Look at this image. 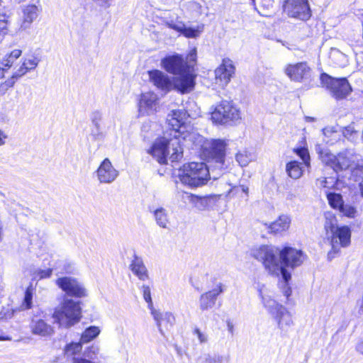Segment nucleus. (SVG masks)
<instances>
[{
	"mask_svg": "<svg viewBox=\"0 0 363 363\" xmlns=\"http://www.w3.org/2000/svg\"><path fill=\"white\" fill-rule=\"evenodd\" d=\"M157 224L162 228H167L169 224V216L167 209L160 207L153 211Z\"/></svg>",
	"mask_w": 363,
	"mask_h": 363,
	"instance_id": "32",
	"label": "nucleus"
},
{
	"mask_svg": "<svg viewBox=\"0 0 363 363\" xmlns=\"http://www.w3.org/2000/svg\"><path fill=\"white\" fill-rule=\"evenodd\" d=\"M92 129L91 135L95 140H103L106 136V129L111 125L104 122L103 114L99 111H94L91 115Z\"/></svg>",
	"mask_w": 363,
	"mask_h": 363,
	"instance_id": "17",
	"label": "nucleus"
},
{
	"mask_svg": "<svg viewBox=\"0 0 363 363\" xmlns=\"http://www.w3.org/2000/svg\"><path fill=\"white\" fill-rule=\"evenodd\" d=\"M40 61V58L34 55L24 57L22 64L13 72L12 78L17 79L25 75L28 72L34 70L38 65Z\"/></svg>",
	"mask_w": 363,
	"mask_h": 363,
	"instance_id": "26",
	"label": "nucleus"
},
{
	"mask_svg": "<svg viewBox=\"0 0 363 363\" xmlns=\"http://www.w3.org/2000/svg\"><path fill=\"white\" fill-rule=\"evenodd\" d=\"M235 70L233 61L228 58L223 59L222 63L215 70L216 83L221 86L228 84L235 74Z\"/></svg>",
	"mask_w": 363,
	"mask_h": 363,
	"instance_id": "13",
	"label": "nucleus"
},
{
	"mask_svg": "<svg viewBox=\"0 0 363 363\" xmlns=\"http://www.w3.org/2000/svg\"><path fill=\"white\" fill-rule=\"evenodd\" d=\"M348 169H350L351 174L355 181L363 177V158L358 155Z\"/></svg>",
	"mask_w": 363,
	"mask_h": 363,
	"instance_id": "33",
	"label": "nucleus"
},
{
	"mask_svg": "<svg viewBox=\"0 0 363 363\" xmlns=\"http://www.w3.org/2000/svg\"><path fill=\"white\" fill-rule=\"evenodd\" d=\"M339 212L344 216L350 218H354L357 215V210L355 206L350 204H344L339 210Z\"/></svg>",
	"mask_w": 363,
	"mask_h": 363,
	"instance_id": "44",
	"label": "nucleus"
},
{
	"mask_svg": "<svg viewBox=\"0 0 363 363\" xmlns=\"http://www.w3.org/2000/svg\"><path fill=\"white\" fill-rule=\"evenodd\" d=\"M140 291L143 293L145 301L147 303L149 308L152 311L153 304L151 297V291L149 286L143 284L140 287Z\"/></svg>",
	"mask_w": 363,
	"mask_h": 363,
	"instance_id": "47",
	"label": "nucleus"
},
{
	"mask_svg": "<svg viewBox=\"0 0 363 363\" xmlns=\"http://www.w3.org/2000/svg\"><path fill=\"white\" fill-rule=\"evenodd\" d=\"M138 106L139 116L153 115L160 108V99L153 91L143 93L140 96Z\"/></svg>",
	"mask_w": 363,
	"mask_h": 363,
	"instance_id": "9",
	"label": "nucleus"
},
{
	"mask_svg": "<svg viewBox=\"0 0 363 363\" xmlns=\"http://www.w3.org/2000/svg\"><path fill=\"white\" fill-rule=\"evenodd\" d=\"M191 201L195 203L196 208L200 211L204 210L208 206V199L198 196H192Z\"/></svg>",
	"mask_w": 363,
	"mask_h": 363,
	"instance_id": "52",
	"label": "nucleus"
},
{
	"mask_svg": "<svg viewBox=\"0 0 363 363\" xmlns=\"http://www.w3.org/2000/svg\"><path fill=\"white\" fill-rule=\"evenodd\" d=\"M220 172H218L216 175H213V179H216L218 176H220Z\"/></svg>",
	"mask_w": 363,
	"mask_h": 363,
	"instance_id": "64",
	"label": "nucleus"
},
{
	"mask_svg": "<svg viewBox=\"0 0 363 363\" xmlns=\"http://www.w3.org/2000/svg\"><path fill=\"white\" fill-rule=\"evenodd\" d=\"M131 272L140 280L146 281L149 279V273L141 257L134 255L130 264Z\"/></svg>",
	"mask_w": 363,
	"mask_h": 363,
	"instance_id": "29",
	"label": "nucleus"
},
{
	"mask_svg": "<svg viewBox=\"0 0 363 363\" xmlns=\"http://www.w3.org/2000/svg\"><path fill=\"white\" fill-rule=\"evenodd\" d=\"M224 291V285L219 282L215 287L203 294L199 298V307L201 311L208 310L215 305L216 298Z\"/></svg>",
	"mask_w": 363,
	"mask_h": 363,
	"instance_id": "22",
	"label": "nucleus"
},
{
	"mask_svg": "<svg viewBox=\"0 0 363 363\" xmlns=\"http://www.w3.org/2000/svg\"><path fill=\"white\" fill-rule=\"evenodd\" d=\"M356 350L363 354V341H361L357 343V346H356Z\"/></svg>",
	"mask_w": 363,
	"mask_h": 363,
	"instance_id": "58",
	"label": "nucleus"
},
{
	"mask_svg": "<svg viewBox=\"0 0 363 363\" xmlns=\"http://www.w3.org/2000/svg\"><path fill=\"white\" fill-rule=\"evenodd\" d=\"M208 145L209 153L212 156L213 161L216 163L215 167L220 172L223 169L225 143L223 140H211L206 145ZM205 148H207L206 146Z\"/></svg>",
	"mask_w": 363,
	"mask_h": 363,
	"instance_id": "15",
	"label": "nucleus"
},
{
	"mask_svg": "<svg viewBox=\"0 0 363 363\" xmlns=\"http://www.w3.org/2000/svg\"><path fill=\"white\" fill-rule=\"evenodd\" d=\"M251 255L262 262L268 274L277 277L281 275L286 281L291 279V274L286 268L298 267L306 259L301 250L289 246L279 248L273 245H261L253 248Z\"/></svg>",
	"mask_w": 363,
	"mask_h": 363,
	"instance_id": "1",
	"label": "nucleus"
},
{
	"mask_svg": "<svg viewBox=\"0 0 363 363\" xmlns=\"http://www.w3.org/2000/svg\"><path fill=\"white\" fill-rule=\"evenodd\" d=\"M100 333L101 330L99 327L90 326L82 333L80 340L83 344L88 343L96 338Z\"/></svg>",
	"mask_w": 363,
	"mask_h": 363,
	"instance_id": "37",
	"label": "nucleus"
},
{
	"mask_svg": "<svg viewBox=\"0 0 363 363\" xmlns=\"http://www.w3.org/2000/svg\"><path fill=\"white\" fill-rule=\"evenodd\" d=\"M38 9L35 5L26 6L23 9L22 20L18 28V31H24L30 28L33 21L38 17Z\"/></svg>",
	"mask_w": 363,
	"mask_h": 363,
	"instance_id": "27",
	"label": "nucleus"
},
{
	"mask_svg": "<svg viewBox=\"0 0 363 363\" xmlns=\"http://www.w3.org/2000/svg\"><path fill=\"white\" fill-rule=\"evenodd\" d=\"M337 127L336 126H328L323 129V133L326 138H333L334 136L333 140H335V135L338 133Z\"/></svg>",
	"mask_w": 363,
	"mask_h": 363,
	"instance_id": "53",
	"label": "nucleus"
},
{
	"mask_svg": "<svg viewBox=\"0 0 363 363\" xmlns=\"http://www.w3.org/2000/svg\"><path fill=\"white\" fill-rule=\"evenodd\" d=\"M291 218L288 214H281L274 221L264 223L268 232L271 234L278 235L286 232L291 225Z\"/></svg>",
	"mask_w": 363,
	"mask_h": 363,
	"instance_id": "24",
	"label": "nucleus"
},
{
	"mask_svg": "<svg viewBox=\"0 0 363 363\" xmlns=\"http://www.w3.org/2000/svg\"><path fill=\"white\" fill-rule=\"evenodd\" d=\"M30 329L32 334L41 337H49L54 335V327L48 323L46 320L35 316L30 323Z\"/></svg>",
	"mask_w": 363,
	"mask_h": 363,
	"instance_id": "20",
	"label": "nucleus"
},
{
	"mask_svg": "<svg viewBox=\"0 0 363 363\" xmlns=\"http://www.w3.org/2000/svg\"><path fill=\"white\" fill-rule=\"evenodd\" d=\"M329 57L335 65L345 67L348 63L347 56L336 48H331Z\"/></svg>",
	"mask_w": 363,
	"mask_h": 363,
	"instance_id": "35",
	"label": "nucleus"
},
{
	"mask_svg": "<svg viewBox=\"0 0 363 363\" xmlns=\"http://www.w3.org/2000/svg\"><path fill=\"white\" fill-rule=\"evenodd\" d=\"M320 82L322 85L329 89L332 96L337 99L345 98L352 91L351 86L345 78H333L323 73L320 75Z\"/></svg>",
	"mask_w": 363,
	"mask_h": 363,
	"instance_id": "6",
	"label": "nucleus"
},
{
	"mask_svg": "<svg viewBox=\"0 0 363 363\" xmlns=\"http://www.w3.org/2000/svg\"><path fill=\"white\" fill-rule=\"evenodd\" d=\"M324 228L327 233H330L332 234L336 228H339L337 227L336 216L331 211H327L324 213Z\"/></svg>",
	"mask_w": 363,
	"mask_h": 363,
	"instance_id": "36",
	"label": "nucleus"
},
{
	"mask_svg": "<svg viewBox=\"0 0 363 363\" xmlns=\"http://www.w3.org/2000/svg\"><path fill=\"white\" fill-rule=\"evenodd\" d=\"M21 53L22 51L19 49L12 50L11 53L0 63V69L4 70L6 68L11 67L14 61L21 55Z\"/></svg>",
	"mask_w": 363,
	"mask_h": 363,
	"instance_id": "40",
	"label": "nucleus"
},
{
	"mask_svg": "<svg viewBox=\"0 0 363 363\" xmlns=\"http://www.w3.org/2000/svg\"><path fill=\"white\" fill-rule=\"evenodd\" d=\"M224 357L218 353L207 354L205 357L206 363H223Z\"/></svg>",
	"mask_w": 363,
	"mask_h": 363,
	"instance_id": "50",
	"label": "nucleus"
},
{
	"mask_svg": "<svg viewBox=\"0 0 363 363\" xmlns=\"http://www.w3.org/2000/svg\"><path fill=\"white\" fill-rule=\"evenodd\" d=\"M151 314L157 323L160 333L164 335L162 327L167 330L172 327L175 320L174 316L170 312L161 313L156 309H152Z\"/></svg>",
	"mask_w": 363,
	"mask_h": 363,
	"instance_id": "25",
	"label": "nucleus"
},
{
	"mask_svg": "<svg viewBox=\"0 0 363 363\" xmlns=\"http://www.w3.org/2000/svg\"><path fill=\"white\" fill-rule=\"evenodd\" d=\"M7 138L8 136L4 131L0 129V146H2L6 143Z\"/></svg>",
	"mask_w": 363,
	"mask_h": 363,
	"instance_id": "56",
	"label": "nucleus"
},
{
	"mask_svg": "<svg viewBox=\"0 0 363 363\" xmlns=\"http://www.w3.org/2000/svg\"><path fill=\"white\" fill-rule=\"evenodd\" d=\"M272 317L282 333H287L294 325L292 314L285 306H279V310L275 311Z\"/></svg>",
	"mask_w": 363,
	"mask_h": 363,
	"instance_id": "19",
	"label": "nucleus"
},
{
	"mask_svg": "<svg viewBox=\"0 0 363 363\" xmlns=\"http://www.w3.org/2000/svg\"><path fill=\"white\" fill-rule=\"evenodd\" d=\"M351 240V230L348 226H341L331 234L330 243L335 253L339 251L340 247H346Z\"/></svg>",
	"mask_w": 363,
	"mask_h": 363,
	"instance_id": "14",
	"label": "nucleus"
},
{
	"mask_svg": "<svg viewBox=\"0 0 363 363\" xmlns=\"http://www.w3.org/2000/svg\"><path fill=\"white\" fill-rule=\"evenodd\" d=\"M81 310L79 303L72 299L65 298L52 314L55 322L60 327L70 328L80 320Z\"/></svg>",
	"mask_w": 363,
	"mask_h": 363,
	"instance_id": "4",
	"label": "nucleus"
},
{
	"mask_svg": "<svg viewBox=\"0 0 363 363\" xmlns=\"http://www.w3.org/2000/svg\"><path fill=\"white\" fill-rule=\"evenodd\" d=\"M193 335H196L200 344L207 343L208 341V335L206 333L203 332L199 328H195L193 330Z\"/></svg>",
	"mask_w": 363,
	"mask_h": 363,
	"instance_id": "51",
	"label": "nucleus"
},
{
	"mask_svg": "<svg viewBox=\"0 0 363 363\" xmlns=\"http://www.w3.org/2000/svg\"><path fill=\"white\" fill-rule=\"evenodd\" d=\"M148 153L160 164H167L169 160L172 162L178 161L183 156L180 139L177 135L171 138H158L154 142Z\"/></svg>",
	"mask_w": 363,
	"mask_h": 363,
	"instance_id": "2",
	"label": "nucleus"
},
{
	"mask_svg": "<svg viewBox=\"0 0 363 363\" xmlns=\"http://www.w3.org/2000/svg\"><path fill=\"white\" fill-rule=\"evenodd\" d=\"M11 338L7 337V336H4L3 335V333L1 331H0V341H2V340H10Z\"/></svg>",
	"mask_w": 363,
	"mask_h": 363,
	"instance_id": "62",
	"label": "nucleus"
},
{
	"mask_svg": "<svg viewBox=\"0 0 363 363\" xmlns=\"http://www.w3.org/2000/svg\"><path fill=\"white\" fill-rule=\"evenodd\" d=\"M189 114L184 109L172 110L167 116V121L169 125L172 127L174 135H178L179 138V133L182 132V128H184L186 121L189 118Z\"/></svg>",
	"mask_w": 363,
	"mask_h": 363,
	"instance_id": "23",
	"label": "nucleus"
},
{
	"mask_svg": "<svg viewBox=\"0 0 363 363\" xmlns=\"http://www.w3.org/2000/svg\"><path fill=\"white\" fill-rule=\"evenodd\" d=\"M262 5H267L268 6H272L273 4L272 0H262Z\"/></svg>",
	"mask_w": 363,
	"mask_h": 363,
	"instance_id": "59",
	"label": "nucleus"
},
{
	"mask_svg": "<svg viewBox=\"0 0 363 363\" xmlns=\"http://www.w3.org/2000/svg\"><path fill=\"white\" fill-rule=\"evenodd\" d=\"M361 179H362V180L359 183V188L360 195L362 197H363V177Z\"/></svg>",
	"mask_w": 363,
	"mask_h": 363,
	"instance_id": "60",
	"label": "nucleus"
},
{
	"mask_svg": "<svg viewBox=\"0 0 363 363\" xmlns=\"http://www.w3.org/2000/svg\"><path fill=\"white\" fill-rule=\"evenodd\" d=\"M294 152L302 160V163L304 164L305 167L308 168L311 167L310 155L307 149L297 148L294 150Z\"/></svg>",
	"mask_w": 363,
	"mask_h": 363,
	"instance_id": "46",
	"label": "nucleus"
},
{
	"mask_svg": "<svg viewBox=\"0 0 363 363\" xmlns=\"http://www.w3.org/2000/svg\"><path fill=\"white\" fill-rule=\"evenodd\" d=\"M56 284L69 296L78 298L86 296V290L75 278L61 277L56 280Z\"/></svg>",
	"mask_w": 363,
	"mask_h": 363,
	"instance_id": "10",
	"label": "nucleus"
},
{
	"mask_svg": "<svg viewBox=\"0 0 363 363\" xmlns=\"http://www.w3.org/2000/svg\"><path fill=\"white\" fill-rule=\"evenodd\" d=\"M236 161L241 167H246L248 164L256 159V156L253 152L248 151H242L238 152L236 156Z\"/></svg>",
	"mask_w": 363,
	"mask_h": 363,
	"instance_id": "39",
	"label": "nucleus"
},
{
	"mask_svg": "<svg viewBox=\"0 0 363 363\" xmlns=\"http://www.w3.org/2000/svg\"><path fill=\"white\" fill-rule=\"evenodd\" d=\"M52 270L51 269H37L33 272V279L40 280L42 279L48 278L51 276Z\"/></svg>",
	"mask_w": 363,
	"mask_h": 363,
	"instance_id": "49",
	"label": "nucleus"
},
{
	"mask_svg": "<svg viewBox=\"0 0 363 363\" xmlns=\"http://www.w3.org/2000/svg\"><path fill=\"white\" fill-rule=\"evenodd\" d=\"M166 25L186 38H196L202 31V27H198L197 28H186L182 21H167Z\"/></svg>",
	"mask_w": 363,
	"mask_h": 363,
	"instance_id": "28",
	"label": "nucleus"
},
{
	"mask_svg": "<svg viewBox=\"0 0 363 363\" xmlns=\"http://www.w3.org/2000/svg\"><path fill=\"white\" fill-rule=\"evenodd\" d=\"M315 150L316 152L318 153L322 161L325 162L326 164L333 168L334 170H335L337 155H334L328 150L322 148L320 145H318Z\"/></svg>",
	"mask_w": 363,
	"mask_h": 363,
	"instance_id": "34",
	"label": "nucleus"
},
{
	"mask_svg": "<svg viewBox=\"0 0 363 363\" xmlns=\"http://www.w3.org/2000/svg\"><path fill=\"white\" fill-rule=\"evenodd\" d=\"M304 164L296 160H291L286 164V172L293 179H300L304 172Z\"/></svg>",
	"mask_w": 363,
	"mask_h": 363,
	"instance_id": "31",
	"label": "nucleus"
},
{
	"mask_svg": "<svg viewBox=\"0 0 363 363\" xmlns=\"http://www.w3.org/2000/svg\"><path fill=\"white\" fill-rule=\"evenodd\" d=\"M177 75L178 76L172 81L173 88L182 94L189 93L194 89L196 75L192 67Z\"/></svg>",
	"mask_w": 363,
	"mask_h": 363,
	"instance_id": "12",
	"label": "nucleus"
},
{
	"mask_svg": "<svg viewBox=\"0 0 363 363\" xmlns=\"http://www.w3.org/2000/svg\"><path fill=\"white\" fill-rule=\"evenodd\" d=\"M226 325H227V328H228V332L233 335L234 333V325H233V322L230 320H228L226 321Z\"/></svg>",
	"mask_w": 363,
	"mask_h": 363,
	"instance_id": "57",
	"label": "nucleus"
},
{
	"mask_svg": "<svg viewBox=\"0 0 363 363\" xmlns=\"http://www.w3.org/2000/svg\"><path fill=\"white\" fill-rule=\"evenodd\" d=\"M150 82L164 94L173 89L172 81L170 77L163 72L157 69L148 72Z\"/></svg>",
	"mask_w": 363,
	"mask_h": 363,
	"instance_id": "18",
	"label": "nucleus"
},
{
	"mask_svg": "<svg viewBox=\"0 0 363 363\" xmlns=\"http://www.w3.org/2000/svg\"><path fill=\"white\" fill-rule=\"evenodd\" d=\"M240 188H241L242 191L244 192L246 194V196H247L248 191H249L248 187L246 186L242 185V186H240Z\"/></svg>",
	"mask_w": 363,
	"mask_h": 363,
	"instance_id": "61",
	"label": "nucleus"
},
{
	"mask_svg": "<svg viewBox=\"0 0 363 363\" xmlns=\"http://www.w3.org/2000/svg\"><path fill=\"white\" fill-rule=\"evenodd\" d=\"M342 135L348 140L355 143L359 138V131L355 128L354 123H352L347 126L342 127L340 130Z\"/></svg>",
	"mask_w": 363,
	"mask_h": 363,
	"instance_id": "38",
	"label": "nucleus"
},
{
	"mask_svg": "<svg viewBox=\"0 0 363 363\" xmlns=\"http://www.w3.org/2000/svg\"><path fill=\"white\" fill-rule=\"evenodd\" d=\"M315 184L319 188H330L334 184V179L332 177H320L316 179Z\"/></svg>",
	"mask_w": 363,
	"mask_h": 363,
	"instance_id": "48",
	"label": "nucleus"
},
{
	"mask_svg": "<svg viewBox=\"0 0 363 363\" xmlns=\"http://www.w3.org/2000/svg\"><path fill=\"white\" fill-rule=\"evenodd\" d=\"M82 344L81 340L78 342H72L67 344L64 350L65 354L67 357H76L75 356L82 351Z\"/></svg>",
	"mask_w": 363,
	"mask_h": 363,
	"instance_id": "43",
	"label": "nucleus"
},
{
	"mask_svg": "<svg viewBox=\"0 0 363 363\" xmlns=\"http://www.w3.org/2000/svg\"><path fill=\"white\" fill-rule=\"evenodd\" d=\"M357 155L350 150L340 152L336 158L335 171L348 169Z\"/></svg>",
	"mask_w": 363,
	"mask_h": 363,
	"instance_id": "30",
	"label": "nucleus"
},
{
	"mask_svg": "<svg viewBox=\"0 0 363 363\" xmlns=\"http://www.w3.org/2000/svg\"><path fill=\"white\" fill-rule=\"evenodd\" d=\"M180 181L184 184L197 187L206 184L211 178L209 167L203 162H190L179 169Z\"/></svg>",
	"mask_w": 363,
	"mask_h": 363,
	"instance_id": "3",
	"label": "nucleus"
},
{
	"mask_svg": "<svg viewBox=\"0 0 363 363\" xmlns=\"http://www.w3.org/2000/svg\"><path fill=\"white\" fill-rule=\"evenodd\" d=\"M283 9L288 16L301 21L311 16L308 0H284Z\"/></svg>",
	"mask_w": 363,
	"mask_h": 363,
	"instance_id": "8",
	"label": "nucleus"
},
{
	"mask_svg": "<svg viewBox=\"0 0 363 363\" xmlns=\"http://www.w3.org/2000/svg\"><path fill=\"white\" fill-rule=\"evenodd\" d=\"M196 59V49H193L187 56V60H189V64L191 62H195Z\"/></svg>",
	"mask_w": 363,
	"mask_h": 363,
	"instance_id": "55",
	"label": "nucleus"
},
{
	"mask_svg": "<svg viewBox=\"0 0 363 363\" xmlns=\"http://www.w3.org/2000/svg\"><path fill=\"white\" fill-rule=\"evenodd\" d=\"M305 119H306V121H307V122H313L315 121V119L314 118L310 117V116H306L305 118Z\"/></svg>",
	"mask_w": 363,
	"mask_h": 363,
	"instance_id": "63",
	"label": "nucleus"
},
{
	"mask_svg": "<svg viewBox=\"0 0 363 363\" xmlns=\"http://www.w3.org/2000/svg\"><path fill=\"white\" fill-rule=\"evenodd\" d=\"M211 118L213 123L232 125L241 120V112L232 101L224 100L215 107Z\"/></svg>",
	"mask_w": 363,
	"mask_h": 363,
	"instance_id": "5",
	"label": "nucleus"
},
{
	"mask_svg": "<svg viewBox=\"0 0 363 363\" xmlns=\"http://www.w3.org/2000/svg\"><path fill=\"white\" fill-rule=\"evenodd\" d=\"M161 66L167 72L172 74H180L191 67V65L185 62L183 57L179 54L169 55L163 58L161 61Z\"/></svg>",
	"mask_w": 363,
	"mask_h": 363,
	"instance_id": "11",
	"label": "nucleus"
},
{
	"mask_svg": "<svg viewBox=\"0 0 363 363\" xmlns=\"http://www.w3.org/2000/svg\"><path fill=\"white\" fill-rule=\"evenodd\" d=\"M327 199L329 205L334 209L339 211L344 204V201L341 194L337 193H327Z\"/></svg>",
	"mask_w": 363,
	"mask_h": 363,
	"instance_id": "41",
	"label": "nucleus"
},
{
	"mask_svg": "<svg viewBox=\"0 0 363 363\" xmlns=\"http://www.w3.org/2000/svg\"><path fill=\"white\" fill-rule=\"evenodd\" d=\"M9 19L7 10L4 7L0 8V36H4L8 33Z\"/></svg>",
	"mask_w": 363,
	"mask_h": 363,
	"instance_id": "42",
	"label": "nucleus"
},
{
	"mask_svg": "<svg viewBox=\"0 0 363 363\" xmlns=\"http://www.w3.org/2000/svg\"><path fill=\"white\" fill-rule=\"evenodd\" d=\"M283 70L291 82L306 83L311 80L313 71L306 62L288 63Z\"/></svg>",
	"mask_w": 363,
	"mask_h": 363,
	"instance_id": "7",
	"label": "nucleus"
},
{
	"mask_svg": "<svg viewBox=\"0 0 363 363\" xmlns=\"http://www.w3.org/2000/svg\"><path fill=\"white\" fill-rule=\"evenodd\" d=\"M33 288L32 286V285L29 286L26 292H25V295H24V298H23V303L21 305V308L24 310L26 309H30L31 307H32V304H33V302H32V300H33Z\"/></svg>",
	"mask_w": 363,
	"mask_h": 363,
	"instance_id": "45",
	"label": "nucleus"
},
{
	"mask_svg": "<svg viewBox=\"0 0 363 363\" xmlns=\"http://www.w3.org/2000/svg\"><path fill=\"white\" fill-rule=\"evenodd\" d=\"M96 174L99 182L104 184H111L118 177V171L114 168L108 158L101 162Z\"/></svg>",
	"mask_w": 363,
	"mask_h": 363,
	"instance_id": "16",
	"label": "nucleus"
},
{
	"mask_svg": "<svg viewBox=\"0 0 363 363\" xmlns=\"http://www.w3.org/2000/svg\"><path fill=\"white\" fill-rule=\"evenodd\" d=\"M259 298L261 300L263 307L272 315L274 314L275 311L279 310V306H284L282 304L278 303L275 299L272 298L269 294L268 289L264 284H258L257 286Z\"/></svg>",
	"mask_w": 363,
	"mask_h": 363,
	"instance_id": "21",
	"label": "nucleus"
},
{
	"mask_svg": "<svg viewBox=\"0 0 363 363\" xmlns=\"http://www.w3.org/2000/svg\"><path fill=\"white\" fill-rule=\"evenodd\" d=\"M284 287L283 289V294L288 298L291 294V289L288 286L289 281H286L284 279Z\"/></svg>",
	"mask_w": 363,
	"mask_h": 363,
	"instance_id": "54",
	"label": "nucleus"
}]
</instances>
